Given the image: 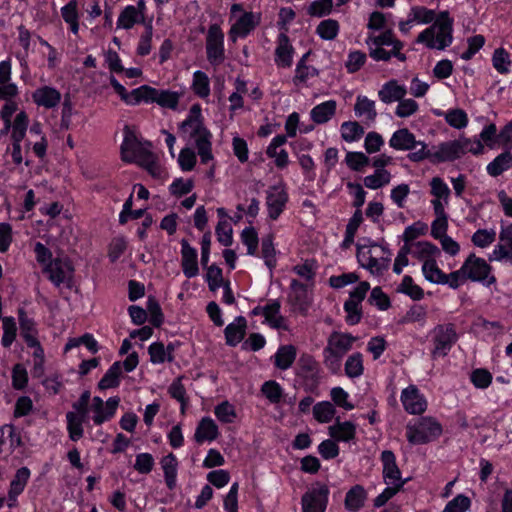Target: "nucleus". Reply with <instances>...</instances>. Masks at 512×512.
Here are the masks:
<instances>
[{
    "instance_id": "nucleus-1",
    "label": "nucleus",
    "mask_w": 512,
    "mask_h": 512,
    "mask_svg": "<svg viewBox=\"0 0 512 512\" xmlns=\"http://www.w3.org/2000/svg\"><path fill=\"white\" fill-rule=\"evenodd\" d=\"M120 399L110 397L103 401L99 396L91 399L87 409L81 413L67 412L66 422L69 438L72 441H78L83 437V424L91 420L95 425H102L110 421L116 414Z\"/></svg>"
},
{
    "instance_id": "nucleus-2",
    "label": "nucleus",
    "mask_w": 512,
    "mask_h": 512,
    "mask_svg": "<svg viewBox=\"0 0 512 512\" xmlns=\"http://www.w3.org/2000/svg\"><path fill=\"white\" fill-rule=\"evenodd\" d=\"M180 133L183 138L194 142L203 164L213 160L212 135L204 125L202 108L199 104H194L189 109L187 118L180 126Z\"/></svg>"
},
{
    "instance_id": "nucleus-3",
    "label": "nucleus",
    "mask_w": 512,
    "mask_h": 512,
    "mask_svg": "<svg viewBox=\"0 0 512 512\" xmlns=\"http://www.w3.org/2000/svg\"><path fill=\"white\" fill-rule=\"evenodd\" d=\"M454 19L447 10L440 11L436 20L416 39V43L431 50H445L453 42Z\"/></svg>"
},
{
    "instance_id": "nucleus-4",
    "label": "nucleus",
    "mask_w": 512,
    "mask_h": 512,
    "mask_svg": "<svg viewBox=\"0 0 512 512\" xmlns=\"http://www.w3.org/2000/svg\"><path fill=\"white\" fill-rule=\"evenodd\" d=\"M452 282L455 289L462 286L467 280L480 282L485 286H491L496 278L491 274V266L483 258L470 254L461 267L452 272Z\"/></svg>"
},
{
    "instance_id": "nucleus-5",
    "label": "nucleus",
    "mask_w": 512,
    "mask_h": 512,
    "mask_svg": "<svg viewBox=\"0 0 512 512\" xmlns=\"http://www.w3.org/2000/svg\"><path fill=\"white\" fill-rule=\"evenodd\" d=\"M357 337L350 333L333 331L327 338L326 346L322 351L323 364L331 373H338L342 366L344 356L352 350Z\"/></svg>"
},
{
    "instance_id": "nucleus-6",
    "label": "nucleus",
    "mask_w": 512,
    "mask_h": 512,
    "mask_svg": "<svg viewBox=\"0 0 512 512\" xmlns=\"http://www.w3.org/2000/svg\"><path fill=\"white\" fill-rule=\"evenodd\" d=\"M484 145L476 138L460 137L456 140L442 142L433 148L432 160L450 162L463 157L467 153L482 154Z\"/></svg>"
},
{
    "instance_id": "nucleus-7",
    "label": "nucleus",
    "mask_w": 512,
    "mask_h": 512,
    "mask_svg": "<svg viewBox=\"0 0 512 512\" xmlns=\"http://www.w3.org/2000/svg\"><path fill=\"white\" fill-rule=\"evenodd\" d=\"M261 20L260 12L248 11L241 3L232 4L229 13V40L235 43L238 39L246 38L260 25Z\"/></svg>"
},
{
    "instance_id": "nucleus-8",
    "label": "nucleus",
    "mask_w": 512,
    "mask_h": 512,
    "mask_svg": "<svg viewBox=\"0 0 512 512\" xmlns=\"http://www.w3.org/2000/svg\"><path fill=\"white\" fill-rule=\"evenodd\" d=\"M442 432V425L436 418L422 416L407 423L405 435L411 445H424L437 440Z\"/></svg>"
},
{
    "instance_id": "nucleus-9",
    "label": "nucleus",
    "mask_w": 512,
    "mask_h": 512,
    "mask_svg": "<svg viewBox=\"0 0 512 512\" xmlns=\"http://www.w3.org/2000/svg\"><path fill=\"white\" fill-rule=\"evenodd\" d=\"M357 260L371 274L379 275L388 268L391 252L385 245L372 242L358 247Z\"/></svg>"
},
{
    "instance_id": "nucleus-10",
    "label": "nucleus",
    "mask_w": 512,
    "mask_h": 512,
    "mask_svg": "<svg viewBox=\"0 0 512 512\" xmlns=\"http://www.w3.org/2000/svg\"><path fill=\"white\" fill-rule=\"evenodd\" d=\"M152 153L150 142L141 141L132 128L128 126L124 128V138L121 144V157L123 161L139 165Z\"/></svg>"
},
{
    "instance_id": "nucleus-11",
    "label": "nucleus",
    "mask_w": 512,
    "mask_h": 512,
    "mask_svg": "<svg viewBox=\"0 0 512 512\" xmlns=\"http://www.w3.org/2000/svg\"><path fill=\"white\" fill-rule=\"evenodd\" d=\"M329 497V488L322 483L313 484L302 496L303 512H325Z\"/></svg>"
},
{
    "instance_id": "nucleus-12",
    "label": "nucleus",
    "mask_w": 512,
    "mask_h": 512,
    "mask_svg": "<svg viewBox=\"0 0 512 512\" xmlns=\"http://www.w3.org/2000/svg\"><path fill=\"white\" fill-rule=\"evenodd\" d=\"M433 339V355L445 356L456 343L458 335L452 324L438 325L432 333Z\"/></svg>"
},
{
    "instance_id": "nucleus-13",
    "label": "nucleus",
    "mask_w": 512,
    "mask_h": 512,
    "mask_svg": "<svg viewBox=\"0 0 512 512\" xmlns=\"http://www.w3.org/2000/svg\"><path fill=\"white\" fill-rule=\"evenodd\" d=\"M224 52V33L219 25L213 24L206 36L207 59L212 65H218L224 60Z\"/></svg>"
},
{
    "instance_id": "nucleus-14",
    "label": "nucleus",
    "mask_w": 512,
    "mask_h": 512,
    "mask_svg": "<svg viewBox=\"0 0 512 512\" xmlns=\"http://www.w3.org/2000/svg\"><path fill=\"white\" fill-rule=\"evenodd\" d=\"M288 202V193L283 183L270 186L266 191V207L268 217L276 220L284 211Z\"/></svg>"
},
{
    "instance_id": "nucleus-15",
    "label": "nucleus",
    "mask_w": 512,
    "mask_h": 512,
    "mask_svg": "<svg viewBox=\"0 0 512 512\" xmlns=\"http://www.w3.org/2000/svg\"><path fill=\"white\" fill-rule=\"evenodd\" d=\"M400 400L404 410L411 415H421L428 407V402L416 385H409L401 391Z\"/></svg>"
},
{
    "instance_id": "nucleus-16",
    "label": "nucleus",
    "mask_w": 512,
    "mask_h": 512,
    "mask_svg": "<svg viewBox=\"0 0 512 512\" xmlns=\"http://www.w3.org/2000/svg\"><path fill=\"white\" fill-rule=\"evenodd\" d=\"M254 316L261 315L265 322L272 328L287 330L286 319L280 314V303L276 300L268 302L266 305H258L251 311Z\"/></svg>"
},
{
    "instance_id": "nucleus-17",
    "label": "nucleus",
    "mask_w": 512,
    "mask_h": 512,
    "mask_svg": "<svg viewBox=\"0 0 512 512\" xmlns=\"http://www.w3.org/2000/svg\"><path fill=\"white\" fill-rule=\"evenodd\" d=\"M429 185L430 194L432 195L431 205L433 211H446L450 202V188L440 177H433Z\"/></svg>"
},
{
    "instance_id": "nucleus-18",
    "label": "nucleus",
    "mask_w": 512,
    "mask_h": 512,
    "mask_svg": "<svg viewBox=\"0 0 512 512\" xmlns=\"http://www.w3.org/2000/svg\"><path fill=\"white\" fill-rule=\"evenodd\" d=\"M295 50L285 32L279 34L276 40L274 61L278 68L288 69L293 64Z\"/></svg>"
},
{
    "instance_id": "nucleus-19",
    "label": "nucleus",
    "mask_w": 512,
    "mask_h": 512,
    "mask_svg": "<svg viewBox=\"0 0 512 512\" xmlns=\"http://www.w3.org/2000/svg\"><path fill=\"white\" fill-rule=\"evenodd\" d=\"M383 465V479L387 485H397L403 487L405 480L402 479L401 471L397 466L396 457L392 451L386 450L381 454Z\"/></svg>"
},
{
    "instance_id": "nucleus-20",
    "label": "nucleus",
    "mask_w": 512,
    "mask_h": 512,
    "mask_svg": "<svg viewBox=\"0 0 512 512\" xmlns=\"http://www.w3.org/2000/svg\"><path fill=\"white\" fill-rule=\"evenodd\" d=\"M32 100L38 107L54 109L60 104L62 94L53 86L43 85L33 91Z\"/></svg>"
},
{
    "instance_id": "nucleus-21",
    "label": "nucleus",
    "mask_w": 512,
    "mask_h": 512,
    "mask_svg": "<svg viewBox=\"0 0 512 512\" xmlns=\"http://www.w3.org/2000/svg\"><path fill=\"white\" fill-rule=\"evenodd\" d=\"M181 268L187 278L196 277L199 274L198 253L187 240L181 242Z\"/></svg>"
},
{
    "instance_id": "nucleus-22",
    "label": "nucleus",
    "mask_w": 512,
    "mask_h": 512,
    "mask_svg": "<svg viewBox=\"0 0 512 512\" xmlns=\"http://www.w3.org/2000/svg\"><path fill=\"white\" fill-rule=\"evenodd\" d=\"M421 271L425 280L432 284L448 285L451 289H455L452 282V272L449 274L444 273L437 264V258L422 264Z\"/></svg>"
},
{
    "instance_id": "nucleus-23",
    "label": "nucleus",
    "mask_w": 512,
    "mask_h": 512,
    "mask_svg": "<svg viewBox=\"0 0 512 512\" xmlns=\"http://www.w3.org/2000/svg\"><path fill=\"white\" fill-rule=\"evenodd\" d=\"M43 271L54 285L60 286L71 278L73 270L67 260L56 258Z\"/></svg>"
},
{
    "instance_id": "nucleus-24",
    "label": "nucleus",
    "mask_w": 512,
    "mask_h": 512,
    "mask_svg": "<svg viewBox=\"0 0 512 512\" xmlns=\"http://www.w3.org/2000/svg\"><path fill=\"white\" fill-rule=\"evenodd\" d=\"M365 42L368 47L391 46L393 48L394 57L398 58L400 61L406 59L405 55L400 52L403 48L402 42L394 37L391 30H386L379 35L369 34Z\"/></svg>"
},
{
    "instance_id": "nucleus-25",
    "label": "nucleus",
    "mask_w": 512,
    "mask_h": 512,
    "mask_svg": "<svg viewBox=\"0 0 512 512\" xmlns=\"http://www.w3.org/2000/svg\"><path fill=\"white\" fill-rule=\"evenodd\" d=\"M183 92L169 89H156L151 87L150 103H156L162 108L177 110Z\"/></svg>"
},
{
    "instance_id": "nucleus-26",
    "label": "nucleus",
    "mask_w": 512,
    "mask_h": 512,
    "mask_svg": "<svg viewBox=\"0 0 512 512\" xmlns=\"http://www.w3.org/2000/svg\"><path fill=\"white\" fill-rule=\"evenodd\" d=\"M289 301L295 311L305 314L311 303V297L306 285L297 280H292Z\"/></svg>"
},
{
    "instance_id": "nucleus-27",
    "label": "nucleus",
    "mask_w": 512,
    "mask_h": 512,
    "mask_svg": "<svg viewBox=\"0 0 512 512\" xmlns=\"http://www.w3.org/2000/svg\"><path fill=\"white\" fill-rule=\"evenodd\" d=\"M285 143L286 136L276 135L266 149L267 156L274 160L276 167L279 169L286 168L290 163L288 152L282 148Z\"/></svg>"
},
{
    "instance_id": "nucleus-28",
    "label": "nucleus",
    "mask_w": 512,
    "mask_h": 512,
    "mask_svg": "<svg viewBox=\"0 0 512 512\" xmlns=\"http://www.w3.org/2000/svg\"><path fill=\"white\" fill-rule=\"evenodd\" d=\"M147 22L145 16L141 14V11L137 9L135 5H127L118 15L116 29L130 30L137 24L145 25Z\"/></svg>"
},
{
    "instance_id": "nucleus-29",
    "label": "nucleus",
    "mask_w": 512,
    "mask_h": 512,
    "mask_svg": "<svg viewBox=\"0 0 512 512\" xmlns=\"http://www.w3.org/2000/svg\"><path fill=\"white\" fill-rule=\"evenodd\" d=\"M354 113L362 122L374 123L377 118L375 101L365 95H358L354 104Z\"/></svg>"
},
{
    "instance_id": "nucleus-30",
    "label": "nucleus",
    "mask_w": 512,
    "mask_h": 512,
    "mask_svg": "<svg viewBox=\"0 0 512 512\" xmlns=\"http://www.w3.org/2000/svg\"><path fill=\"white\" fill-rule=\"evenodd\" d=\"M407 94V88L404 84H400L397 80L392 79L385 82L378 91V97L381 102L391 104L398 102Z\"/></svg>"
},
{
    "instance_id": "nucleus-31",
    "label": "nucleus",
    "mask_w": 512,
    "mask_h": 512,
    "mask_svg": "<svg viewBox=\"0 0 512 512\" xmlns=\"http://www.w3.org/2000/svg\"><path fill=\"white\" fill-rule=\"evenodd\" d=\"M408 246L411 256L422 264L440 256V249L435 244L426 240L408 243Z\"/></svg>"
},
{
    "instance_id": "nucleus-32",
    "label": "nucleus",
    "mask_w": 512,
    "mask_h": 512,
    "mask_svg": "<svg viewBox=\"0 0 512 512\" xmlns=\"http://www.w3.org/2000/svg\"><path fill=\"white\" fill-rule=\"evenodd\" d=\"M356 429L354 422L336 419L335 423L328 427V434L335 441L349 442L355 438Z\"/></svg>"
},
{
    "instance_id": "nucleus-33",
    "label": "nucleus",
    "mask_w": 512,
    "mask_h": 512,
    "mask_svg": "<svg viewBox=\"0 0 512 512\" xmlns=\"http://www.w3.org/2000/svg\"><path fill=\"white\" fill-rule=\"evenodd\" d=\"M219 436V428L211 417H203L195 430L194 438L199 444L204 442H213Z\"/></svg>"
},
{
    "instance_id": "nucleus-34",
    "label": "nucleus",
    "mask_w": 512,
    "mask_h": 512,
    "mask_svg": "<svg viewBox=\"0 0 512 512\" xmlns=\"http://www.w3.org/2000/svg\"><path fill=\"white\" fill-rule=\"evenodd\" d=\"M29 478L30 470L27 467H22L17 470L13 480L10 483V489L8 492L9 507L15 506L17 497L24 491Z\"/></svg>"
},
{
    "instance_id": "nucleus-35",
    "label": "nucleus",
    "mask_w": 512,
    "mask_h": 512,
    "mask_svg": "<svg viewBox=\"0 0 512 512\" xmlns=\"http://www.w3.org/2000/svg\"><path fill=\"white\" fill-rule=\"evenodd\" d=\"M247 321L244 317L238 316L225 328V339L229 346L238 345L245 337Z\"/></svg>"
},
{
    "instance_id": "nucleus-36",
    "label": "nucleus",
    "mask_w": 512,
    "mask_h": 512,
    "mask_svg": "<svg viewBox=\"0 0 512 512\" xmlns=\"http://www.w3.org/2000/svg\"><path fill=\"white\" fill-rule=\"evenodd\" d=\"M337 102L335 100H327L322 102L310 111V118L316 124H324L330 121L336 114Z\"/></svg>"
},
{
    "instance_id": "nucleus-37",
    "label": "nucleus",
    "mask_w": 512,
    "mask_h": 512,
    "mask_svg": "<svg viewBox=\"0 0 512 512\" xmlns=\"http://www.w3.org/2000/svg\"><path fill=\"white\" fill-rule=\"evenodd\" d=\"M367 492L361 485L353 486L345 496L344 505L350 512L359 511L365 504Z\"/></svg>"
},
{
    "instance_id": "nucleus-38",
    "label": "nucleus",
    "mask_w": 512,
    "mask_h": 512,
    "mask_svg": "<svg viewBox=\"0 0 512 512\" xmlns=\"http://www.w3.org/2000/svg\"><path fill=\"white\" fill-rule=\"evenodd\" d=\"M173 345L169 344L166 348L161 342H153L148 347V353L152 364H162L164 362H172Z\"/></svg>"
},
{
    "instance_id": "nucleus-39",
    "label": "nucleus",
    "mask_w": 512,
    "mask_h": 512,
    "mask_svg": "<svg viewBox=\"0 0 512 512\" xmlns=\"http://www.w3.org/2000/svg\"><path fill=\"white\" fill-rule=\"evenodd\" d=\"M161 468L164 473L166 485L169 489H174L177 482L178 461L174 454L170 453L161 459Z\"/></svg>"
},
{
    "instance_id": "nucleus-40",
    "label": "nucleus",
    "mask_w": 512,
    "mask_h": 512,
    "mask_svg": "<svg viewBox=\"0 0 512 512\" xmlns=\"http://www.w3.org/2000/svg\"><path fill=\"white\" fill-rule=\"evenodd\" d=\"M415 135L407 128L396 130L389 139V146L398 151L409 150L414 143Z\"/></svg>"
},
{
    "instance_id": "nucleus-41",
    "label": "nucleus",
    "mask_w": 512,
    "mask_h": 512,
    "mask_svg": "<svg viewBox=\"0 0 512 512\" xmlns=\"http://www.w3.org/2000/svg\"><path fill=\"white\" fill-rule=\"evenodd\" d=\"M61 16L69 26L70 31L77 35L79 32V12L77 0H70L61 8Z\"/></svg>"
},
{
    "instance_id": "nucleus-42",
    "label": "nucleus",
    "mask_w": 512,
    "mask_h": 512,
    "mask_svg": "<svg viewBox=\"0 0 512 512\" xmlns=\"http://www.w3.org/2000/svg\"><path fill=\"white\" fill-rule=\"evenodd\" d=\"M392 179L391 173L386 169H378L373 174L367 175L363 179V184L371 190H378L387 186Z\"/></svg>"
},
{
    "instance_id": "nucleus-43",
    "label": "nucleus",
    "mask_w": 512,
    "mask_h": 512,
    "mask_svg": "<svg viewBox=\"0 0 512 512\" xmlns=\"http://www.w3.org/2000/svg\"><path fill=\"white\" fill-rule=\"evenodd\" d=\"M438 115H442L446 123L457 130L466 128L469 123L467 113L460 108L448 109L445 112L438 113Z\"/></svg>"
},
{
    "instance_id": "nucleus-44",
    "label": "nucleus",
    "mask_w": 512,
    "mask_h": 512,
    "mask_svg": "<svg viewBox=\"0 0 512 512\" xmlns=\"http://www.w3.org/2000/svg\"><path fill=\"white\" fill-rule=\"evenodd\" d=\"M491 61L493 68L499 74L510 73L512 67V59L510 53L506 49L502 47L495 49L492 54Z\"/></svg>"
},
{
    "instance_id": "nucleus-45",
    "label": "nucleus",
    "mask_w": 512,
    "mask_h": 512,
    "mask_svg": "<svg viewBox=\"0 0 512 512\" xmlns=\"http://www.w3.org/2000/svg\"><path fill=\"white\" fill-rule=\"evenodd\" d=\"M296 358V349L292 345H284L278 348L274 355V364L281 370H287Z\"/></svg>"
},
{
    "instance_id": "nucleus-46",
    "label": "nucleus",
    "mask_w": 512,
    "mask_h": 512,
    "mask_svg": "<svg viewBox=\"0 0 512 512\" xmlns=\"http://www.w3.org/2000/svg\"><path fill=\"white\" fill-rule=\"evenodd\" d=\"M191 89L198 97L206 99L210 96V79L206 73L197 70L193 73Z\"/></svg>"
},
{
    "instance_id": "nucleus-47",
    "label": "nucleus",
    "mask_w": 512,
    "mask_h": 512,
    "mask_svg": "<svg viewBox=\"0 0 512 512\" xmlns=\"http://www.w3.org/2000/svg\"><path fill=\"white\" fill-rule=\"evenodd\" d=\"M341 138L347 143H353L362 138L364 128L357 121H345L340 126Z\"/></svg>"
},
{
    "instance_id": "nucleus-48",
    "label": "nucleus",
    "mask_w": 512,
    "mask_h": 512,
    "mask_svg": "<svg viewBox=\"0 0 512 512\" xmlns=\"http://www.w3.org/2000/svg\"><path fill=\"white\" fill-rule=\"evenodd\" d=\"M512 164V154L504 152L498 155L487 167V173L493 177L499 176L504 171L508 170Z\"/></svg>"
},
{
    "instance_id": "nucleus-49",
    "label": "nucleus",
    "mask_w": 512,
    "mask_h": 512,
    "mask_svg": "<svg viewBox=\"0 0 512 512\" xmlns=\"http://www.w3.org/2000/svg\"><path fill=\"white\" fill-rule=\"evenodd\" d=\"M345 374L349 378H358L364 372L363 355L355 352L348 356L344 364Z\"/></svg>"
},
{
    "instance_id": "nucleus-50",
    "label": "nucleus",
    "mask_w": 512,
    "mask_h": 512,
    "mask_svg": "<svg viewBox=\"0 0 512 512\" xmlns=\"http://www.w3.org/2000/svg\"><path fill=\"white\" fill-rule=\"evenodd\" d=\"M122 373V367L120 362H115L111 365V367L107 370L105 375L99 381L98 386L100 389H110L117 387L120 382V376Z\"/></svg>"
},
{
    "instance_id": "nucleus-51",
    "label": "nucleus",
    "mask_w": 512,
    "mask_h": 512,
    "mask_svg": "<svg viewBox=\"0 0 512 512\" xmlns=\"http://www.w3.org/2000/svg\"><path fill=\"white\" fill-rule=\"evenodd\" d=\"M412 20L418 25H425L436 20L438 13L435 10L425 6L415 5L409 10Z\"/></svg>"
},
{
    "instance_id": "nucleus-52",
    "label": "nucleus",
    "mask_w": 512,
    "mask_h": 512,
    "mask_svg": "<svg viewBox=\"0 0 512 512\" xmlns=\"http://www.w3.org/2000/svg\"><path fill=\"white\" fill-rule=\"evenodd\" d=\"M214 414L223 424H231L235 422L237 418L235 406L227 400L222 401L214 407Z\"/></svg>"
},
{
    "instance_id": "nucleus-53",
    "label": "nucleus",
    "mask_w": 512,
    "mask_h": 512,
    "mask_svg": "<svg viewBox=\"0 0 512 512\" xmlns=\"http://www.w3.org/2000/svg\"><path fill=\"white\" fill-rule=\"evenodd\" d=\"M336 414V408L330 401H321L314 405L313 416L319 423H329Z\"/></svg>"
},
{
    "instance_id": "nucleus-54",
    "label": "nucleus",
    "mask_w": 512,
    "mask_h": 512,
    "mask_svg": "<svg viewBox=\"0 0 512 512\" xmlns=\"http://www.w3.org/2000/svg\"><path fill=\"white\" fill-rule=\"evenodd\" d=\"M434 214L435 219L431 223V236L438 240L448 235V214L446 211H434Z\"/></svg>"
},
{
    "instance_id": "nucleus-55",
    "label": "nucleus",
    "mask_w": 512,
    "mask_h": 512,
    "mask_svg": "<svg viewBox=\"0 0 512 512\" xmlns=\"http://www.w3.org/2000/svg\"><path fill=\"white\" fill-rule=\"evenodd\" d=\"M28 126V115L26 112H19L14 121H11V137L14 142H21L25 137Z\"/></svg>"
},
{
    "instance_id": "nucleus-56",
    "label": "nucleus",
    "mask_w": 512,
    "mask_h": 512,
    "mask_svg": "<svg viewBox=\"0 0 512 512\" xmlns=\"http://www.w3.org/2000/svg\"><path fill=\"white\" fill-rule=\"evenodd\" d=\"M428 232V225L423 221H416L407 226L401 236L404 244L415 243L417 238L425 236Z\"/></svg>"
},
{
    "instance_id": "nucleus-57",
    "label": "nucleus",
    "mask_w": 512,
    "mask_h": 512,
    "mask_svg": "<svg viewBox=\"0 0 512 512\" xmlns=\"http://www.w3.org/2000/svg\"><path fill=\"white\" fill-rule=\"evenodd\" d=\"M139 166L143 167L155 179L164 180L167 178L165 168L160 164L158 158L153 153L141 162Z\"/></svg>"
},
{
    "instance_id": "nucleus-58",
    "label": "nucleus",
    "mask_w": 512,
    "mask_h": 512,
    "mask_svg": "<svg viewBox=\"0 0 512 512\" xmlns=\"http://www.w3.org/2000/svg\"><path fill=\"white\" fill-rule=\"evenodd\" d=\"M330 398L332 404L343 410L351 411L355 408V405L350 401V395L342 387H333L330 390Z\"/></svg>"
},
{
    "instance_id": "nucleus-59",
    "label": "nucleus",
    "mask_w": 512,
    "mask_h": 512,
    "mask_svg": "<svg viewBox=\"0 0 512 512\" xmlns=\"http://www.w3.org/2000/svg\"><path fill=\"white\" fill-rule=\"evenodd\" d=\"M150 90L151 86L143 85L131 92L126 93L123 100L127 105H138L141 102L150 103Z\"/></svg>"
},
{
    "instance_id": "nucleus-60",
    "label": "nucleus",
    "mask_w": 512,
    "mask_h": 512,
    "mask_svg": "<svg viewBox=\"0 0 512 512\" xmlns=\"http://www.w3.org/2000/svg\"><path fill=\"white\" fill-rule=\"evenodd\" d=\"M339 23L334 19H326L321 21L317 28L316 33L323 40H333L339 33Z\"/></svg>"
},
{
    "instance_id": "nucleus-61",
    "label": "nucleus",
    "mask_w": 512,
    "mask_h": 512,
    "mask_svg": "<svg viewBox=\"0 0 512 512\" xmlns=\"http://www.w3.org/2000/svg\"><path fill=\"white\" fill-rule=\"evenodd\" d=\"M412 147L408 150L410 153L408 154V158L413 162H420L425 159L432 160V152L433 150H429L428 146L425 142L414 139V143L411 145Z\"/></svg>"
},
{
    "instance_id": "nucleus-62",
    "label": "nucleus",
    "mask_w": 512,
    "mask_h": 512,
    "mask_svg": "<svg viewBox=\"0 0 512 512\" xmlns=\"http://www.w3.org/2000/svg\"><path fill=\"white\" fill-rule=\"evenodd\" d=\"M261 392L272 404L279 403L283 397L282 387L274 380L264 382L261 387Z\"/></svg>"
},
{
    "instance_id": "nucleus-63",
    "label": "nucleus",
    "mask_w": 512,
    "mask_h": 512,
    "mask_svg": "<svg viewBox=\"0 0 512 512\" xmlns=\"http://www.w3.org/2000/svg\"><path fill=\"white\" fill-rule=\"evenodd\" d=\"M471 505L472 501L468 496L458 494L447 502L442 512H467Z\"/></svg>"
},
{
    "instance_id": "nucleus-64",
    "label": "nucleus",
    "mask_w": 512,
    "mask_h": 512,
    "mask_svg": "<svg viewBox=\"0 0 512 512\" xmlns=\"http://www.w3.org/2000/svg\"><path fill=\"white\" fill-rule=\"evenodd\" d=\"M399 291L408 295L413 300H421L424 297L423 289L415 284L410 276H405L402 279Z\"/></svg>"
}]
</instances>
